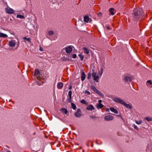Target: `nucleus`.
Masks as SVG:
<instances>
[{"label":"nucleus","mask_w":152,"mask_h":152,"mask_svg":"<svg viewBox=\"0 0 152 152\" xmlns=\"http://www.w3.org/2000/svg\"><path fill=\"white\" fill-rule=\"evenodd\" d=\"M146 85L150 87H152V83L151 80H149L147 81Z\"/></svg>","instance_id":"obj_14"},{"label":"nucleus","mask_w":152,"mask_h":152,"mask_svg":"<svg viewBox=\"0 0 152 152\" xmlns=\"http://www.w3.org/2000/svg\"><path fill=\"white\" fill-rule=\"evenodd\" d=\"M98 102H99V103H101L102 102V101L101 100H98Z\"/></svg>","instance_id":"obj_40"},{"label":"nucleus","mask_w":152,"mask_h":152,"mask_svg":"<svg viewBox=\"0 0 152 152\" xmlns=\"http://www.w3.org/2000/svg\"><path fill=\"white\" fill-rule=\"evenodd\" d=\"M78 56H79L81 60L83 61L84 59V56L81 54H79Z\"/></svg>","instance_id":"obj_30"},{"label":"nucleus","mask_w":152,"mask_h":152,"mask_svg":"<svg viewBox=\"0 0 152 152\" xmlns=\"http://www.w3.org/2000/svg\"><path fill=\"white\" fill-rule=\"evenodd\" d=\"M134 128L135 129H137L138 128L137 126L134 124Z\"/></svg>","instance_id":"obj_37"},{"label":"nucleus","mask_w":152,"mask_h":152,"mask_svg":"<svg viewBox=\"0 0 152 152\" xmlns=\"http://www.w3.org/2000/svg\"><path fill=\"white\" fill-rule=\"evenodd\" d=\"M75 116L76 117H80L81 116V113L80 110L78 109L77 111L75 113Z\"/></svg>","instance_id":"obj_10"},{"label":"nucleus","mask_w":152,"mask_h":152,"mask_svg":"<svg viewBox=\"0 0 152 152\" xmlns=\"http://www.w3.org/2000/svg\"><path fill=\"white\" fill-rule=\"evenodd\" d=\"M23 39L24 40H26L28 42H31V39L29 38H26V37H23Z\"/></svg>","instance_id":"obj_23"},{"label":"nucleus","mask_w":152,"mask_h":152,"mask_svg":"<svg viewBox=\"0 0 152 152\" xmlns=\"http://www.w3.org/2000/svg\"><path fill=\"white\" fill-rule=\"evenodd\" d=\"M112 99L115 102L121 104L127 108H129L131 109L132 108V106L131 105L129 104H126L125 102L121 99L120 98L114 97Z\"/></svg>","instance_id":"obj_1"},{"label":"nucleus","mask_w":152,"mask_h":152,"mask_svg":"<svg viewBox=\"0 0 152 152\" xmlns=\"http://www.w3.org/2000/svg\"><path fill=\"white\" fill-rule=\"evenodd\" d=\"M107 29L109 30V29H110V26H108L107 27Z\"/></svg>","instance_id":"obj_43"},{"label":"nucleus","mask_w":152,"mask_h":152,"mask_svg":"<svg viewBox=\"0 0 152 152\" xmlns=\"http://www.w3.org/2000/svg\"><path fill=\"white\" fill-rule=\"evenodd\" d=\"M86 109L88 110H92L94 109V107L92 105H89L86 107Z\"/></svg>","instance_id":"obj_12"},{"label":"nucleus","mask_w":152,"mask_h":152,"mask_svg":"<svg viewBox=\"0 0 152 152\" xmlns=\"http://www.w3.org/2000/svg\"><path fill=\"white\" fill-rule=\"evenodd\" d=\"M5 11L8 14H13L14 13L13 10L9 7L5 8Z\"/></svg>","instance_id":"obj_6"},{"label":"nucleus","mask_w":152,"mask_h":152,"mask_svg":"<svg viewBox=\"0 0 152 152\" xmlns=\"http://www.w3.org/2000/svg\"><path fill=\"white\" fill-rule=\"evenodd\" d=\"M63 86V84L61 82H59L57 84V87L59 89H61Z\"/></svg>","instance_id":"obj_13"},{"label":"nucleus","mask_w":152,"mask_h":152,"mask_svg":"<svg viewBox=\"0 0 152 152\" xmlns=\"http://www.w3.org/2000/svg\"><path fill=\"white\" fill-rule=\"evenodd\" d=\"M110 110L112 112H113L115 114H118V111L114 108L111 107L110 108Z\"/></svg>","instance_id":"obj_16"},{"label":"nucleus","mask_w":152,"mask_h":152,"mask_svg":"<svg viewBox=\"0 0 152 152\" xmlns=\"http://www.w3.org/2000/svg\"><path fill=\"white\" fill-rule=\"evenodd\" d=\"M83 52L85 54L90 56L89 51V50L86 48L84 47L82 48Z\"/></svg>","instance_id":"obj_9"},{"label":"nucleus","mask_w":152,"mask_h":152,"mask_svg":"<svg viewBox=\"0 0 152 152\" xmlns=\"http://www.w3.org/2000/svg\"><path fill=\"white\" fill-rule=\"evenodd\" d=\"M106 111L107 112H109V108H107L106 109Z\"/></svg>","instance_id":"obj_41"},{"label":"nucleus","mask_w":152,"mask_h":152,"mask_svg":"<svg viewBox=\"0 0 152 152\" xmlns=\"http://www.w3.org/2000/svg\"><path fill=\"white\" fill-rule=\"evenodd\" d=\"M54 33L53 31L51 30L48 31V34L50 35H52Z\"/></svg>","instance_id":"obj_31"},{"label":"nucleus","mask_w":152,"mask_h":152,"mask_svg":"<svg viewBox=\"0 0 152 152\" xmlns=\"http://www.w3.org/2000/svg\"><path fill=\"white\" fill-rule=\"evenodd\" d=\"M40 50L41 51H43V49H41V48H40Z\"/></svg>","instance_id":"obj_45"},{"label":"nucleus","mask_w":152,"mask_h":152,"mask_svg":"<svg viewBox=\"0 0 152 152\" xmlns=\"http://www.w3.org/2000/svg\"><path fill=\"white\" fill-rule=\"evenodd\" d=\"M133 79L132 77L130 75L127 76H125L124 78V80L126 82H127L128 81L131 82Z\"/></svg>","instance_id":"obj_5"},{"label":"nucleus","mask_w":152,"mask_h":152,"mask_svg":"<svg viewBox=\"0 0 152 152\" xmlns=\"http://www.w3.org/2000/svg\"><path fill=\"white\" fill-rule=\"evenodd\" d=\"M145 119L148 121H152V118L151 117H147L145 118Z\"/></svg>","instance_id":"obj_28"},{"label":"nucleus","mask_w":152,"mask_h":152,"mask_svg":"<svg viewBox=\"0 0 152 152\" xmlns=\"http://www.w3.org/2000/svg\"><path fill=\"white\" fill-rule=\"evenodd\" d=\"M68 95L69 96V99L68 102H71L72 95V91H70L68 93Z\"/></svg>","instance_id":"obj_17"},{"label":"nucleus","mask_w":152,"mask_h":152,"mask_svg":"<svg viewBox=\"0 0 152 152\" xmlns=\"http://www.w3.org/2000/svg\"><path fill=\"white\" fill-rule=\"evenodd\" d=\"M91 74L90 73H88L87 76V79H90L91 77Z\"/></svg>","instance_id":"obj_32"},{"label":"nucleus","mask_w":152,"mask_h":152,"mask_svg":"<svg viewBox=\"0 0 152 152\" xmlns=\"http://www.w3.org/2000/svg\"><path fill=\"white\" fill-rule=\"evenodd\" d=\"M116 115V116H118L120 118H121L122 119H123V118L121 116V115Z\"/></svg>","instance_id":"obj_39"},{"label":"nucleus","mask_w":152,"mask_h":152,"mask_svg":"<svg viewBox=\"0 0 152 152\" xmlns=\"http://www.w3.org/2000/svg\"><path fill=\"white\" fill-rule=\"evenodd\" d=\"M84 20L86 23L91 22L92 20L88 16H85L84 17Z\"/></svg>","instance_id":"obj_11"},{"label":"nucleus","mask_w":152,"mask_h":152,"mask_svg":"<svg viewBox=\"0 0 152 152\" xmlns=\"http://www.w3.org/2000/svg\"><path fill=\"white\" fill-rule=\"evenodd\" d=\"M71 106L73 110H75L76 108V106L75 104L74 103H71Z\"/></svg>","instance_id":"obj_27"},{"label":"nucleus","mask_w":152,"mask_h":152,"mask_svg":"<svg viewBox=\"0 0 152 152\" xmlns=\"http://www.w3.org/2000/svg\"><path fill=\"white\" fill-rule=\"evenodd\" d=\"M80 102L83 103V104H86V105H88V103L84 99H83L82 100H81L80 101Z\"/></svg>","instance_id":"obj_26"},{"label":"nucleus","mask_w":152,"mask_h":152,"mask_svg":"<svg viewBox=\"0 0 152 152\" xmlns=\"http://www.w3.org/2000/svg\"><path fill=\"white\" fill-rule=\"evenodd\" d=\"M109 12L111 15H113L114 14V8H110V9Z\"/></svg>","instance_id":"obj_21"},{"label":"nucleus","mask_w":152,"mask_h":152,"mask_svg":"<svg viewBox=\"0 0 152 152\" xmlns=\"http://www.w3.org/2000/svg\"><path fill=\"white\" fill-rule=\"evenodd\" d=\"M114 118L113 116L111 115H108L104 117L105 120L108 121H111Z\"/></svg>","instance_id":"obj_7"},{"label":"nucleus","mask_w":152,"mask_h":152,"mask_svg":"<svg viewBox=\"0 0 152 152\" xmlns=\"http://www.w3.org/2000/svg\"><path fill=\"white\" fill-rule=\"evenodd\" d=\"M96 93L98 94V95L100 96H104V95L102 93H101L100 91H99V90H98L97 92H96Z\"/></svg>","instance_id":"obj_29"},{"label":"nucleus","mask_w":152,"mask_h":152,"mask_svg":"<svg viewBox=\"0 0 152 152\" xmlns=\"http://www.w3.org/2000/svg\"><path fill=\"white\" fill-rule=\"evenodd\" d=\"M61 111L63 113L66 114L68 113V110L64 108H61L60 109Z\"/></svg>","instance_id":"obj_15"},{"label":"nucleus","mask_w":152,"mask_h":152,"mask_svg":"<svg viewBox=\"0 0 152 152\" xmlns=\"http://www.w3.org/2000/svg\"><path fill=\"white\" fill-rule=\"evenodd\" d=\"M17 18L20 19H24L25 18V17L21 15H17Z\"/></svg>","instance_id":"obj_24"},{"label":"nucleus","mask_w":152,"mask_h":152,"mask_svg":"<svg viewBox=\"0 0 152 152\" xmlns=\"http://www.w3.org/2000/svg\"><path fill=\"white\" fill-rule=\"evenodd\" d=\"M93 72L92 73V77L93 78V80L96 82H99V79L101 77V76L99 77V75H97V73L96 72H94L93 70Z\"/></svg>","instance_id":"obj_3"},{"label":"nucleus","mask_w":152,"mask_h":152,"mask_svg":"<svg viewBox=\"0 0 152 152\" xmlns=\"http://www.w3.org/2000/svg\"><path fill=\"white\" fill-rule=\"evenodd\" d=\"M133 12L134 16L135 18L137 19L142 15L143 11L141 9H136L133 10Z\"/></svg>","instance_id":"obj_2"},{"label":"nucleus","mask_w":152,"mask_h":152,"mask_svg":"<svg viewBox=\"0 0 152 152\" xmlns=\"http://www.w3.org/2000/svg\"><path fill=\"white\" fill-rule=\"evenodd\" d=\"M41 77L40 76H39V77L38 76V80H40V79H41Z\"/></svg>","instance_id":"obj_44"},{"label":"nucleus","mask_w":152,"mask_h":152,"mask_svg":"<svg viewBox=\"0 0 152 152\" xmlns=\"http://www.w3.org/2000/svg\"><path fill=\"white\" fill-rule=\"evenodd\" d=\"M72 57L73 58H76L77 57V55L76 54H73L72 56Z\"/></svg>","instance_id":"obj_36"},{"label":"nucleus","mask_w":152,"mask_h":152,"mask_svg":"<svg viewBox=\"0 0 152 152\" xmlns=\"http://www.w3.org/2000/svg\"><path fill=\"white\" fill-rule=\"evenodd\" d=\"M40 73V72L38 69H36L34 72V75L35 76L37 75Z\"/></svg>","instance_id":"obj_25"},{"label":"nucleus","mask_w":152,"mask_h":152,"mask_svg":"<svg viewBox=\"0 0 152 152\" xmlns=\"http://www.w3.org/2000/svg\"><path fill=\"white\" fill-rule=\"evenodd\" d=\"M87 146L88 147L89 146L88 145H87Z\"/></svg>","instance_id":"obj_46"},{"label":"nucleus","mask_w":152,"mask_h":152,"mask_svg":"<svg viewBox=\"0 0 152 152\" xmlns=\"http://www.w3.org/2000/svg\"><path fill=\"white\" fill-rule=\"evenodd\" d=\"M72 86H69V90H71V89H72Z\"/></svg>","instance_id":"obj_42"},{"label":"nucleus","mask_w":152,"mask_h":152,"mask_svg":"<svg viewBox=\"0 0 152 152\" xmlns=\"http://www.w3.org/2000/svg\"><path fill=\"white\" fill-rule=\"evenodd\" d=\"M104 107V105L101 103H99L97 105L96 107L98 109H101Z\"/></svg>","instance_id":"obj_19"},{"label":"nucleus","mask_w":152,"mask_h":152,"mask_svg":"<svg viewBox=\"0 0 152 152\" xmlns=\"http://www.w3.org/2000/svg\"><path fill=\"white\" fill-rule=\"evenodd\" d=\"M90 117H91V118L92 119H94L96 118L95 116H93V115L91 116H90Z\"/></svg>","instance_id":"obj_38"},{"label":"nucleus","mask_w":152,"mask_h":152,"mask_svg":"<svg viewBox=\"0 0 152 152\" xmlns=\"http://www.w3.org/2000/svg\"><path fill=\"white\" fill-rule=\"evenodd\" d=\"M100 70L101 71V72L99 73V75H101L103 73V69L102 68H101L100 69Z\"/></svg>","instance_id":"obj_33"},{"label":"nucleus","mask_w":152,"mask_h":152,"mask_svg":"<svg viewBox=\"0 0 152 152\" xmlns=\"http://www.w3.org/2000/svg\"><path fill=\"white\" fill-rule=\"evenodd\" d=\"M86 77V75L85 72H83L82 73L81 76V80L82 81L84 80Z\"/></svg>","instance_id":"obj_18"},{"label":"nucleus","mask_w":152,"mask_h":152,"mask_svg":"<svg viewBox=\"0 0 152 152\" xmlns=\"http://www.w3.org/2000/svg\"><path fill=\"white\" fill-rule=\"evenodd\" d=\"M135 122H136V124H137L138 125H139L142 123V121H135Z\"/></svg>","instance_id":"obj_34"},{"label":"nucleus","mask_w":152,"mask_h":152,"mask_svg":"<svg viewBox=\"0 0 152 152\" xmlns=\"http://www.w3.org/2000/svg\"><path fill=\"white\" fill-rule=\"evenodd\" d=\"M73 47V46L70 45L64 48L63 50H64L66 51V53H70L72 51Z\"/></svg>","instance_id":"obj_4"},{"label":"nucleus","mask_w":152,"mask_h":152,"mask_svg":"<svg viewBox=\"0 0 152 152\" xmlns=\"http://www.w3.org/2000/svg\"><path fill=\"white\" fill-rule=\"evenodd\" d=\"M7 37V35L4 33L0 32V37L6 38Z\"/></svg>","instance_id":"obj_20"},{"label":"nucleus","mask_w":152,"mask_h":152,"mask_svg":"<svg viewBox=\"0 0 152 152\" xmlns=\"http://www.w3.org/2000/svg\"><path fill=\"white\" fill-rule=\"evenodd\" d=\"M7 152H10V151H8Z\"/></svg>","instance_id":"obj_47"},{"label":"nucleus","mask_w":152,"mask_h":152,"mask_svg":"<svg viewBox=\"0 0 152 152\" xmlns=\"http://www.w3.org/2000/svg\"><path fill=\"white\" fill-rule=\"evenodd\" d=\"M91 88L95 92H97V91L98 90L94 86H91Z\"/></svg>","instance_id":"obj_22"},{"label":"nucleus","mask_w":152,"mask_h":152,"mask_svg":"<svg viewBox=\"0 0 152 152\" xmlns=\"http://www.w3.org/2000/svg\"><path fill=\"white\" fill-rule=\"evenodd\" d=\"M85 93L87 94L88 95H90V93L89 91H88L86 90L85 91Z\"/></svg>","instance_id":"obj_35"},{"label":"nucleus","mask_w":152,"mask_h":152,"mask_svg":"<svg viewBox=\"0 0 152 152\" xmlns=\"http://www.w3.org/2000/svg\"><path fill=\"white\" fill-rule=\"evenodd\" d=\"M16 44L15 40H12L9 42V45L11 47H14Z\"/></svg>","instance_id":"obj_8"}]
</instances>
